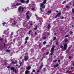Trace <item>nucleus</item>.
Returning a JSON list of instances; mask_svg holds the SVG:
<instances>
[{
	"label": "nucleus",
	"instance_id": "obj_33",
	"mask_svg": "<svg viewBox=\"0 0 74 74\" xmlns=\"http://www.w3.org/2000/svg\"><path fill=\"white\" fill-rule=\"evenodd\" d=\"M12 64H15V62H12Z\"/></svg>",
	"mask_w": 74,
	"mask_h": 74
},
{
	"label": "nucleus",
	"instance_id": "obj_37",
	"mask_svg": "<svg viewBox=\"0 0 74 74\" xmlns=\"http://www.w3.org/2000/svg\"><path fill=\"white\" fill-rule=\"evenodd\" d=\"M66 3V1H64L62 3V4H64V3Z\"/></svg>",
	"mask_w": 74,
	"mask_h": 74
},
{
	"label": "nucleus",
	"instance_id": "obj_54",
	"mask_svg": "<svg viewBox=\"0 0 74 74\" xmlns=\"http://www.w3.org/2000/svg\"><path fill=\"white\" fill-rule=\"evenodd\" d=\"M56 45H58V42H57L56 43Z\"/></svg>",
	"mask_w": 74,
	"mask_h": 74
},
{
	"label": "nucleus",
	"instance_id": "obj_26",
	"mask_svg": "<svg viewBox=\"0 0 74 74\" xmlns=\"http://www.w3.org/2000/svg\"><path fill=\"white\" fill-rule=\"evenodd\" d=\"M48 27H47V29H49L50 27V24H48Z\"/></svg>",
	"mask_w": 74,
	"mask_h": 74
},
{
	"label": "nucleus",
	"instance_id": "obj_14",
	"mask_svg": "<svg viewBox=\"0 0 74 74\" xmlns=\"http://www.w3.org/2000/svg\"><path fill=\"white\" fill-rule=\"evenodd\" d=\"M20 1L22 3H25V1L24 0H20Z\"/></svg>",
	"mask_w": 74,
	"mask_h": 74
},
{
	"label": "nucleus",
	"instance_id": "obj_41",
	"mask_svg": "<svg viewBox=\"0 0 74 74\" xmlns=\"http://www.w3.org/2000/svg\"><path fill=\"white\" fill-rule=\"evenodd\" d=\"M12 25H13V24L14 25H16V23H12Z\"/></svg>",
	"mask_w": 74,
	"mask_h": 74
},
{
	"label": "nucleus",
	"instance_id": "obj_2",
	"mask_svg": "<svg viewBox=\"0 0 74 74\" xmlns=\"http://www.w3.org/2000/svg\"><path fill=\"white\" fill-rule=\"evenodd\" d=\"M67 44L66 43H65L64 44V49L65 50H66L67 49Z\"/></svg>",
	"mask_w": 74,
	"mask_h": 74
},
{
	"label": "nucleus",
	"instance_id": "obj_52",
	"mask_svg": "<svg viewBox=\"0 0 74 74\" xmlns=\"http://www.w3.org/2000/svg\"><path fill=\"white\" fill-rule=\"evenodd\" d=\"M3 45L4 47H5V43H4Z\"/></svg>",
	"mask_w": 74,
	"mask_h": 74
},
{
	"label": "nucleus",
	"instance_id": "obj_31",
	"mask_svg": "<svg viewBox=\"0 0 74 74\" xmlns=\"http://www.w3.org/2000/svg\"><path fill=\"white\" fill-rule=\"evenodd\" d=\"M43 71H46V68H44L43 69Z\"/></svg>",
	"mask_w": 74,
	"mask_h": 74
},
{
	"label": "nucleus",
	"instance_id": "obj_34",
	"mask_svg": "<svg viewBox=\"0 0 74 74\" xmlns=\"http://www.w3.org/2000/svg\"><path fill=\"white\" fill-rule=\"evenodd\" d=\"M73 32H72V31L70 32V34H73Z\"/></svg>",
	"mask_w": 74,
	"mask_h": 74
},
{
	"label": "nucleus",
	"instance_id": "obj_40",
	"mask_svg": "<svg viewBox=\"0 0 74 74\" xmlns=\"http://www.w3.org/2000/svg\"><path fill=\"white\" fill-rule=\"evenodd\" d=\"M46 43H47V42H46V41H44L43 42V44H46Z\"/></svg>",
	"mask_w": 74,
	"mask_h": 74
},
{
	"label": "nucleus",
	"instance_id": "obj_3",
	"mask_svg": "<svg viewBox=\"0 0 74 74\" xmlns=\"http://www.w3.org/2000/svg\"><path fill=\"white\" fill-rule=\"evenodd\" d=\"M44 66V64H43V63L42 62L40 66V68H39V70H41L42 67Z\"/></svg>",
	"mask_w": 74,
	"mask_h": 74
},
{
	"label": "nucleus",
	"instance_id": "obj_7",
	"mask_svg": "<svg viewBox=\"0 0 74 74\" xmlns=\"http://www.w3.org/2000/svg\"><path fill=\"white\" fill-rule=\"evenodd\" d=\"M21 9H22V6H20L18 8V11H20L21 10Z\"/></svg>",
	"mask_w": 74,
	"mask_h": 74
},
{
	"label": "nucleus",
	"instance_id": "obj_59",
	"mask_svg": "<svg viewBox=\"0 0 74 74\" xmlns=\"http://www.w3.org/2000/svg\"><path fill=\"white\" fill-rule=\"evenodd\" d=\"M71 71H69V72H68V73L69 74V73H71Z\"/></svg>",
	"mask_w": 74,
	"mask_h": 74
},
{
	"label": "nucleus",
	"instance_id": "obj_8",
	"mask_svg": "<svg viewBox=\"0 0 74 74\" xmlns=\"http://www.w3.org/2000/svg\"><path fill=\"white\" fill-rule=\"evenodd\" d=\"M64 41V42H67L68 41V38H65Z\"/></svg>",
	"mask_w": 74,
	"mask_h": 74
},
{
	"label": "nucleus",
	"instance_id": "obj_12",
	"mask_svg": "<svg viewBox=\"0 0 74 74\" xmlns=\"http://www.w3.org/2000/svg\"><path fill=\"white\" fill-rule=\"evenodd\" d=\"M3 41V39L2 38H0V42H2Z\"/></svg>",
	"mask_w": 74,
	"mask_h": 74
},
{
	"label": "nucleus",
	"instance_id": "obj_21",
	"mask_svg": "<svg viewBox=\"0 0 74 74\" xmlns=\"http://www.w3.org/2000/svg\"><path fill=\"white\" fill-rule=\"evenodd\" d=\"M44 4L45 3H42L40 5V7H42V6H43Z\"/></svg>",
	"mask_w": 74,
	"mask_h": 74
},
{
	"label": "nucleus",
	"instance_id": "obj_28",
	"mask_svg": "<svg viewBox=\"0 0 74 74\" xmlns=\"http://www.w3.org/2000/svg\"><path fill=\"white\" fill-rule=\"evenodd\" d=\"M51 12H52L51 11V10H50L49 11H48L47 12V13H48V14H49V13H51Z\"/></svg>",
	"mask_w": 74,
	"mask_h": 74
},
{
	"label": "nucleus",
	"instance_id": "obj_46",
	"mask_svg": "<svg viewBox=\"0 0 74 74\" xmlns=\"http://www.w3.org/2000/svg\"><path fill=\"white\" fill-rule=\"evenodd\" d=\"M32 11H33V10H35V9H34V8H32Z\"/></svg>",
	"mask_w": 74,
	"mask_h": 74
},
{
	"label": "nucleus",
	"instance_id": "obj_13",
	"mask_svg": "<svg viewBox=\"0 0 74 74\" xmlns=\"http://www.w3.org/2000/svg\"><path fill=\"white\" fill-rule=\"evenodd\" d=\"M26 22H24L23 23V25L24 27H26Z\"/></svg>",
	"mask_w": 74,
	"mask_h": 74
},
{
	"label": "nucleus",
	"instance_id": "obj_42",
	"mask_svg": "<svg viewBox=\"0 0 74 74\" xmlns=\"http://www.w3.org/2000/svg\"><path fill=\"white\" fill-rule=\"evenodd\" d=\"M32 72H33L34 73H35V72H36V71L33 69L32 71Z\"/></svg>",
	"mask_w": 74,
	"mask_h": 74
},
{
	"label": "nucleus",
	"instance_id": "obj_22",
	"mask_svg": "<svg viewBox=\"0 0 74 74\" xmlns=\"http://www.w3.org/2000/svg\"><path fill=\"white\" fill-rule=\"evenodd\" d=\"M29 2V0H27L26 2V4H28Z\"/></svg>",
	"mask_w": 74,
	"mask_h": 74
},
{
	"label": "nucleus",
	"instance_id": "obj_27",
	"mask_svg": "<svg viewBox=\"0 0 74 74\" xmlns=\"http://www.w3.org/2000/svg\"><path fill=\"white\" fill-rule=\"evenodd\" d=\"M69 36V35H67L64 36V38H66V37H68Z\"/></svg>",
	"mask_w": 74,
	"mask_h": 74
},
{
	"label": "nucleus",
	"instance_id": "obj_32",
	"mask_svg": "<svg viewBox=\"0 0 74 74\" xmlns=\"http://www.w3.org/2000/svg\"><path fill=\"white\" fill-rule=\"evenodd\" d=\"M31 32H32L31 30L29 31L28 32V34H30V33H31Z\"/></svg>",
	"mask_w": 74,
	"mask_h": 74
},
{
	"label": "nucleus",
	"instance_id": "obj_10",
	"mask_svg": "<svg viewBox=\"0 0 74 74\" xmlns=\"http://www.w3.org/2000/svg\"><path fill=\"white\" fill-rule=\"evenodd\" d=\"M22 5V3H17L16 5H14V6H16V5L17 6H18V5Z\"/></svg>",
	"mask_w": 74,
	"mask_h": 74
},
{
	"label": "nucleus",
	"instance_id": "obj_23",
	"mask_svg": "<svg viewBox=\"0 0 74 74\" xmlns=\"http://www.w3.org/2000/svg\"><path fill=\"white\" fill-rule=\"evenodd\" d=\"M40 10L41 12H44V11L42 10V8H40Z\"/></svg>",
	"mask_w": 74,
	"mask_h": 74
},
{
	"label": "nucleus",
	"instance_id": "obj_17",
	"mask_svg": "<svg viewBox=\"0 0 74 74\" xmlns=\"http://www.w3.org/2000/svg\"><path fill=\"white\" fill-rule=\"evenodd\" d=\"M5 24H7V23L5 22H4L2 23V25H3V26H4V25H5Z\"/></svg>",
	"mask_w": 74,
	"mask_h": 74
},
{
	"label": "nucleus",
	"instance_id": "obj_58",
	"mask_svg": "<svg viewBox=\"0 0 74 74\" xmlns=\"http://www.w3.org/2000/svg\"><path fill=\"white\" fill-rule=\"evenodd\" d=\"M69 71L68 70L66 72V73H69Z\"/></svg>",
	"mask_w": 74,
	"mask_h": 74
},
{
	"label": "nucleus",
	"instance_id": "obj_16",
	"mask_svg": "<svg viewBox=\"0 0 74 74\" xmlns=\"http://www.w3.org/2000/svg\"><path fill=\"white\" fill-rule=\"evenodd\" d=\"M28 39H29V37H27L25 39V41H27Z\"/></svg>",
	"mask_w": 74,
	"mask_h": 74
},
{
	"label": "nucleus",
	"instance_id": "obj_55",
	"mask_svg": "<svg viewBox=\"0 0 74 74\" xmlns=\"http://www.w3.org/2000/svg\"><path fill=\"white\" fill-rule=\"evenodd\" d=\"M7 32V31L5 30L3 32V34H5V33Z\"/></svg>",
	"mask_w": 74,
	"mask_h": 74
},
{
	"label": "nucleus",
	"instance_id": "obj_53",
	"mask_svg": "<svg viewBox=\"0 0 74 74\" xmlns=\"http://www.w3.org/2000/svg\"><path fill=\"white\" fill-rule=\"evenodd\" d=\"M7 67L8 69H10V66H8Z\"/></svg>",
	"mask_w": 74,
	"mask_h": 74
},
{
	"label": "nucleus",
	"instance_id": "obj_4",
	"mask_svg": "<svg viewBox=\"0 0 74 74\" xmlns=\"http://www.w3.org/2000/svg\"><path fill=\"white\" fill-rule=\"evenodd\" d=\"M60 15H61V13L60 12L55 17V18H56L57 17H59Z\"/></svg>",
	"mask_w": 74,
	"mask_h": 74
},
{
	"label": "nucleus",
	"instance_id": "obj_38",
	"mask_svg": "<svg viewBox=\"0 0 74 74\" xmlns=\"http://www.w3.org/2000/svg\"><path fill=\"white\" fill-rule=\"evenodd\" d=\"M22 62H21L20 64V66H22Z\"/></svg>",
	"mask_w": 74,
	"mask_h": 74
},
{
	"label": "nucleus",
	"instance_id": "obj_9",
	"mask_svg": "<svg viewBox=\"0 0 74 74\" xmlns=\"http://www.w3.org/2000/svg\"><path fill=\"white\" fill-rule=\"evenodd\" d=\"M31 69V66H29L27 67V70H30Z\"/></svg>",
	"mask_w": 74,
	"mask_h": 74
},
{
	"label": "nucleus",
	"instance_id": "obj_25",
	"mask_svg": "<svg viewBox=\"0 0 74 74\" xmlns=\"http://www.w3.org/2000/svg\"><path fill=\"white\" fill-rule=\"evenodd\" d=\"M52 55H53V52H51V53L49 54V56H51Z\"/></svg>",
	"mask_w": 74,
	"mask_h": 74
},
{
	"label": "nucleus",
	"instance_id": "obj_20",
	"mask_svg": "<svg viewBox=\"0 0 74 74\" xmlns=\"http://www.w3.org/2000/svg\"><path fill=\"white\" fill-rule=\"evenodd\" d=\"M6 52H10V50H9L8 49H7L5 50Z\"/></svg>",
	"mask_w": 74,
	"mask_h": 74
},
{
	"label": "nucleus",
	"instance_id": "obj_56",
	"mask_svg": "<svg viewBox=\"0 0 74 74\" xmlns=\"http://www.w3.org/2000/svg\"><path fill=\"white\" fill-rule=\"evenodd\" d=\"M66 7L67 8H69V7L67 5L66 6Z\"/></svg>",
	"mask_w": 74,
	"mask_h": 74
},
{
	"label": "nucleus",
	"instance_id": "obj_47",
	"mask_svg": "<svg viewBox=\"0 0 74 74\" xmlns=\"http://www.w3.org/2000/svg\"><path fill=\"white\" fill-rule=\"evenodd\" d=\"M49 54V52H47L46 53V55H48Z\"/></svg>",
	"mask_w": 74,
	"mask_h": 74
},
{
	"label": "nucleus",
	"instance_id": "obj_44",
	"mask_svg": "<svg viewBox=\"0 0 74 74\" xmlns=\"http://www.w3.org/2000/svg\"><path fill=\"white\" fill-rule=\"evenodd\" d=\"M56 37H54V40H56Z\"/></svg>",
	"mask_w": 74,
	"mask_h": 74
},
{
	"label": "nucleus",
	"instance_id": "obj_15",
	"mask_svg": "<svg viewBox=\"0 0 74 74\" xmlns=\"http://www.w3.org/2000/svg\"><path fill=\"white\" fill-rule=\"evenodd\" d=\"M11 70H12L13 71H15V69H14V67H12Z\"/></svg>",
	"mask_w": 74,
	"mask_h": 74
},
{
	"label": "nucleus",
	"instance_id": "obj_50",
	"mask_svg": "<svg viewBox=\"0 0 74 74\" xmlns=\"http://www.w3.org/2000/svg\"><path fill=\"white\" fill-rule=\"evenodd\" d=\"M69 59H71V56H69Z\"/></svg>",
	"mask_w": 74,
	"mask_h": 74
},
{
	"label": "nucleus",
	"instance_id": "obj_45",
	"mask_svg": "<svg viewBox=\"0 0 74 74\" xmlns=\"http://www.w3.org/2000/svg\"><path fill=\"white\" fill-rule=\"evenodd\" d=\"M40 71V70H39L37 71V73H39Z\"/></svg>",
	"mask_w": 74,
	"mask_h": 74
},
{
	"label": "nucleus",
	"instance_id": "obj_60",
	"mask_svg": "<svg viewBox=\"0 0 74 74\" xmlns=\"http://www.w3.org/2000/svg\"><path fill=\"white\" fill-rule=\"evenodd\" d=\"M30 26H32V25H32V23H31L30 24Z\"/></svg>",
	"mask_w": 74,
	"mask_h": 74
},
{
	"label": "nucleus",
	"instance_id": "obj_30",
	"mask_svg": "<svg viewBox=\"0 0 74 74\" xmlns=\"http://www.w3.org/2000/svg\"><path fill=\"white\" fill-rule=\"evenodd\" d=\"M29 12H30L29 11H27V12L26 13V15H27L28 14H29Z\"/></svg>",
	"mask_w": 74,
	"mask_h": 74
},
{
	"label": "nucleus",
	"instance_id": "obj_5",
	"mask_svg": "<svg viewBox=\"0 0 74 74\" xmlns=\"http://www.w3.org/2000/svg\"><path fill=\"white\" fill-rule=\"evenodd\" d=\"M54 48H55V46H53L51 49V52H53V51H54Z\"/></svg>",
	"mask_w": 74,
	"mask_h": 74
},
{
	"label": "nucleus",
	"instance_id": "obj_39",
	"mask_svg": "<svg viewBox=\"0 0 74 74\" xmlns=\"http://www.w3.org/2000/svg\"><path fill=\"white\" fill-rule=\"evenodd\" d=\"M27 40H25L24 43L25 44H27Z\"/></svg>",
	"mask_w": 74,
	"mask_h": 74
},
{
	"label": "nucleus",
	"instance_id": "obj_11",
	"mask_svg": "<svg viewBox=\"0 0 74 74\" xmlns=\"http://www.w3.org/2000/svg\"><path fill=\"white\" fill-rule=\"evenodd\" d=\"M58 66H59L58 64H56L54 66V68H56V67H58Z\"/></svg>",
	"mask_w": 74,
	"mask_h": 74
},
{
	"label": "nucleus",
	"instance_id": "obj_1",
	"mask_svg": "<svg viewBox=\"0 0 74 74\" xmlns=\"http://www.w3.org/2000/svg\"><path fill=\"white\" fill-rule=\"evenodd\" d=\"M29 59V57L27 56H24V60L26 62Z\"/></svg>",
	"mask_w": 74,
	"mask_h": 74
},
{
	"label": "nucleus",
	"instance_id": "obj_43",
	"mask_svg": "<svg viewBox=\"0 0 74 74\" xmlns=\"http://www.w3.org/2000/svg\"><path fill=\"white\" fill-rule=\"evenodd\" d=\"M57 62V60H56L53 61V62L54 63H55V62Z\"/></svg>",
	"mask_w": 74,
	"mask_h": 74
},
{
	"label": "nucleus",
	"instance_id": "obj_62",
	"mask_svg": "<svg viewBox=\"0 0 74 74\" xmlns=\"http://www.w3.org/2000/svg\"><path fill=\"white\" fill-rule=\"evenodd\" d=\"M60 62V60H58V62Z\"/></svg>",
	"mask_w": 74,
	"mask_h": 74
},
{
	"label": "nucleus",
	"instance_id": "obj_6",
	"mask_svg": "<svg viewBox=\"0 0 74 74\" xmlns=\"http://www.w3.org/2000/svg\"><path fill=\"white\" fill-rule=\"evenodd\" d=\"M30 73V71L28 70H26L25 71V74H29V73Z\"/></svg>",
	"mask_w": 74,
	"mask_h": 74
},
{
	"label": "nucleus",
	"instance_id": "obj_61",
	"mask_svg": "<svg viewBox=\"0 0 74 74\" xmlns=\"http://www.w3.org/2000/svg\"><path fill=\"white\" fill-rule=\"evenodd\" d=\"M37 33H36V32H35V35H37Z\"/></svg>",
	"mask_w": 74,
	"mask_h": 74
},
{
	"label": "nucleus",
	"instance_id": "obj_19",
	"mask_svg": "<svg viewBox=\"0 0 74 74\" xmlns=\"http://www.w3.org/2000/svg\"><path fill=\"white\" fill-rule=\"evenodd\" d=\"M47 0H44L43 2L44 4H45L47 3Z\"/></svg>",
	"mask_w": 74,
	"mask_h": 74
},
{
	"label": "nucleus",
	"instance_id": "obj_35",
	"mask_svg": "<svg viewBox=\"0 0 74 74\" xmlns=\"http://www.w3.org/2000/svg\"><path fill=\"white\" fill-rule=\"evenodd\" d=\"M22 10H21V11L22 12H23V10H24V8H22Z\"/></svg>",
	"mask_w": 74,
	"mask_h": 74
},
{
	"label": "nucleus",
	"instance_id": "obj_51",
	"mask_svg": "<svg viewBox=\"0 0 74 74\" xmlns=\"http://www.w3.org/2000/svg\"><path fill=\"white\" fill-rule=\"evenodd\" d=\"M63 46L61 45L60 46V48H63Z\"/></svg>",
	"mask_w": 74,
	"mask_h": 74
},
{
	"label": "nucleus",
	"instance_id": "obj_24",
	"mask_svg": "<svg viewBox=\"0 0 74 74\" xmlns=\"http://www.w3.org/2000/svg\"><path fill=\"white\" fill-rule=\"evenodd\" d=\"M42 8H43L44 9V8H45V6L43 5V6H42L41 7Z\"/></svg>",
	"mask_w": 74,
	"mask_h": 74
},
{
	"label": "nucleus",
	"instance_id": "obj_48",
	"mask_svg": "<svg viewBox=\"0 0 74 74\" xmlns=\"http://www.w3.org/2000/svg\"><path fill=\"white\" fill-rule=\"evenodd\" d=\"M15 73H17V71H16V69H15Z\"/></svg>",
	"mask_w": 74,
	"mask_h": 74
},
{
	"label": "nucleus",
	"instance_id": "obj_57",
	"mask_svg": "<svg viewBox=\"0 0 74 74\" xmlns=\"http://www.w3.org/2000/svg\"><path fill=\"white\" fill-rule=\"evenodd\" d=\"M64 19V17H62L61 18V19Z\"/></svg>",
	"mask_w": 74,
	"mask_h": 74
},
{
	"label": "nucleus",
	"instance_id": "obj_49",
	"mask_svg": "<svg viewBox=\"0 0 74 74\" xmlns=\"http://www.w3.org/2000/svg\"><path fill=\"white\" fill-rule=\"evenodd\" d=\"M43 38H44L45 40V39H46V37L45 36L43 37Z\"/></svg>",
	"mask_w": 74,
	"mask_h": 74
},
{
	"label": "nucleus",
	"instance_id": "obj_29",
	"mask_svg": "<svg viewBox=\"0 0 74 74\" xmlns=\"http://www.w3.org/2000/svg\"><path fill=\"white\" fill-rule=\"evenodd\" d=\"M26 16L27 19H29V16L28 15H26Z\"/></svg>",
	"mask_w": 74,
	"mask_h": 74
},
{
	"label": "nucleus",
	"instance_id": "obj_64",
	"mask_svg": "<svg viewBox=\"0 0 74 74\" xmlns=\"http://www.w3.org/2000/svg\"><path fill=\"white\" fill-rule=\"evenodd\" d=\"M30 74H34L32 72Z\"/></svg>",
	"mask_w": 74,
	"mask_h": 74
},
{
	"label": "nucleus",
	"instance_id": "obj_18",
	"mask_svg": "<svg viewBox=\"0 0 74 74\" xmlns=\"http://www.w3.org/2000/svg\"><path fill=\"white\" fill-rule=\"evenodd\" d=\"M37 26H36L35 27V28H34V30H37Z\"/></svg>",
	"mask_w": 74,
	"mask_h": 74
},
{
	"label": "nucleus",
	"instance_id": "obj_36",
	"mask_svg": "<svg viewBox=\"0 0 74 74\" xmlns=\"http://www.w3.org/2000/svg\"><path fill=\"white\" fill-rule=\"evenodd\" d=\"M72 11L73 13H74V8H72Z\"/></svg>",
	"mask_w": 74,
	"mask_h": 74
},
{
	"label": "nucleus",
	"instance_id": "obj_63",
	"mask_svg": "<svg viewBox=\"0 0 74 74\" xmlns=\"http://www.w3.org/2000/svg\"><path fill=\"white\" fill-rule=\"evenodd\" d=\"M4 63H5V65H6L7 64L6 63V62H5Z\"/></svg>",
	"mask_w": 74,
	"mask_h": 74
}]
</instances>
